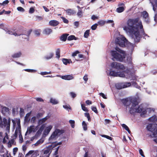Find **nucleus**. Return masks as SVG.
Instances as JSON below:
<instances>
[{
	"label": "nucleus",
	"instance_id": "55",
	"mask_svg": "<svg viewBox=\"0 0 157 157\" xmlns=\"http://www.w3.org/2000/svg\"><path fill=\"white\" fill-rule=\"evenodd\" d=\"M35 151H34L33 150H31L25 156H27L31 155L32 154H33L34 152Z\"/></svg>",
	"mask_w": 157,
	"mask_h": 157
},
{
	"label": "nucleus",
	"instance_id": "14",
	"mask_svg": "<svg viewBox=\"0 0 157 157\" xmlns=\"http://www.w3.org/2000/svg\"><path fill=\"white\" fill-rule=\"evenodd\" d=\"M37 126H35L33 125L31 126L28 128L27 131L26 132L25 135H26L28 133L29 134L32 132H35L37 131Z\"/></svg>",
	"mask_w": 157,
	"mask_h": 157
},
{
	"label": "nucleus",
	"instance_id": "2",
	"mask_svg": "<svg viewBox=\"0 0 157 157\" xmlns=\"http://www.w3.org/2000/svg\"><path fill=\"white\" fill-rule=\"evenodd\" d=\"M116 51H111V54L113 57V60H117L122 62L125 57L126 55L124 51L118 48H115Z\"/></svg>",
	"mask_w": 157,
	"mask_h": 157
},
{
	"label": "nucleus",
	"instance_id": "45",
	"mask_svg": "<svg viewBox=\"0 0 157 157\" xmlns=\"http://www.w3.org/2000/svg\"><path fill=\"white\" fill-rule=\"evenodd\" d=\"M24 70L25 71L30 72H35L36 71L35 70L30 69H25Z\"/></svg>",
	"mask_w": 157,
	"mask_h": 157
},
{
	"label": "nucleus",
	"instance_id": "35",
	"mask_svg": "<svg viewBox=\"0 0 157 157\" xmlns=\"http://www.w3.org/2000/svg\"><path fill=\"white\" fill-rule=\"evenodd\" d=\"M82 125L84 130H87V124H86L85 122L84 121H83L82 122Z\"/></svg>",
	"mask_w": 157,
	"mask_h": 157
},
{
	"label": "nucleus",
	"instance_id": "11",
	"mask_svg": "<svg viewBox=\"0 0 157 157\" xmlns=\"http://www.w3.org/2000/svg\"><path fill=\"white\" fill-rule=\"evenodd\" d=\"M112 67L117 70H123L124 69V66L121 63L117 62H113L111 64Z\"/></svg>",
	"mask_w": 157,
	"mask_h": 157
},
{
	"label": "nucleus",
	"instance_id": "53",
	"mask_svg": "<svg viewBox=\"0 0 157 157\" xmlns=\"http://www.w3.org/2000/svg\"><path fill=\"white\" fill-rule=\"evenodd\" d=\"M101 136L103 137H105L109 140H112V138L111 137H110V136H107V135H102Z\"/></svg>",
	"mask_w": 157,
	"mask_h": 157
},
{
	"label": "nucleus",
	"instance_id": "1",
	"mask_svg": "<svg viewBox=\"0 0 157 157\" xmlns=\"http://www.w3.org/2000/svg\"><path fill=\"white\" fill-rule=\"evenodd\" d=\"M126 24L127 26L123 27V29L130 35L135 42H138L141 37L140 32L142 34H144L141 22L138 18H130L127 21Z\"/></svg>",
	"mask_w": 157,
	"mask_h": 157
},
{
	"label": "nucleus",
	"instance_id": "33",
	"mask_svg": "<svg viewBox=\"0 0 157 157\" xmlns=\"http://www.w3.org/2000/svg\"><path fill=\"white\" fill-rule=\"evenodd\" d=\"M76 40L77 38L75 36L72 35L69 36L67 38V40Z\"/></svg>",
	"mask_w": 157,
	"mask_h": 157
},
{
	"label": "nucleus",
	"instance_id": "9",
	"mask_svg": "<svg viewBox=\"0 0 157 157\" xmlns=\"http://www.w3.org/2000/svg\"><path fill=\"white\" fill-rule=\"evenodd\" d=\"M53 148L52 145H50L44 148L42 150V152L45 155L43 157H49L50 155L52 152V150Z\"/></svg>",
	"mask_w": 157,
	"mask_h": 157
},
{
	"label": "nucleus",
	"instance_id": "50",
	"mask_svg": "<svg viewBox=\"0 0 157 157\" xmlns=\"http://www.w3.org/2000/svg\"><path fill=\"white\" fill-rule=\"evenodd\" d=\"M97 26H98V24H95L94 25L91 26V29L93 30H94L96 29V28L97 27Z\"/></svg>",
	"mask_w": 157,
	"mask_h": 157
},
{
	"label": "nucleus",
	"instance_id": "40",
	"mask_svg": "<svg viewBox=\"0 0 157 157\" xmlns=\"http://www.w3.org/2000/svg\"><path fill=\"white\" fill-rule=\"evenodd\" d=\"M85 116L87 117L88 119V120L89 121H90V114L89 113H84Z\"/></svg>",
	"mask_w": 157,
	"mask_h": 157
},
{
	"label": "nucleus",
	"instance_id": "32",
	"mask_svg": "<svg viewBox=\"0 0 157 157\" xmlns=\"http://www.w3.org/2000/svg\"><path fill=\"white\" fill-rule=\"evenodd\" d=\"M41 32L40 29H36L34 31V33L36 36H40Z\"/></svg>",
	"mask_w": 157,
	"mask_h": 157
},
{
	"label": "nucleus",
	"instance_id": "54",
	"mask_svg": "<svg viewBox=\"0 0 157 157\" xmlns=\"http://www.w3.org/2000/svg\"><path fill=\"white\" fill-rule=\"evenodd\" d=\"M70 94L71 97L73 98H75L76 96V94L73 92H70Z\"/></svg>",
	"mask_w": 157,
	"mask_h": 157
},
{
	"label": "nucleus",
	"instance_id": "17",
	"mask_svg": "<svg viewBox=\"0 0 157 157\" xmlns=\"http://www.w3.org/2000/svg\"><path fill=\"white\" fill-rule=\"evenodd\" d=\"M62 78L65 80H71L73 79L74 78V76L72 75H67L63 76H62Z\"/></svg>",
	"mask_w": 157,
	"mask_h": 157
},
{
	"label": "nucleus",
	"instance_id": "59",
	"mask_svg": "<svg viewBox=\"0 0 157 157\" xmlns=\"http://www.w3.org/2000/svg\"><path fill=\"white\" fill-rule=\"evenodd\" d=\"M9 2V1L8 0H5L2 3V5L4 6L8 4Z\"/></svg>",
	"mask_w": 157,
	"mask_h": 157
},
{
	"label": "nucleus",
	"instance_id": "27",
	"mask_svg": "<svg viewBox=\"0 0 157 157\" xmlns=\"http://www.w3.org/2000/svg\"><path fill=\"white\" fill-rule=\"evenodd\" d=\"M66 13L69 15L73 14L75 13V12L73 10L71 9H68L65 10Z\"/></svg>",
	"mask_w": 157,
	"mask_h": 157
},
{
	"label": "nucleus",
	"instance_id": "41",
	"mask_svg": "<svg viewBox=\"0 0 157 157\" xmlns=\"http://www.w3.org/2000/svg\"><path fill=\"white\" fill-rule=\"evenodd\" d=\"M91 153L88 151H87L85 153L83 157H91Z\"/></svg>",
	"mask_w": 157,
	"mask_h": 157
},
{
	"label": "nucleus",
	"instance_id": "21",
	"mask_svg": "<svg viewBox=\"0 0 157 157\" xmlns=\"http://www.w3.org/2000/svg\"><path fill=\"white\" fill-rule=\"evenodd\" d=\"M2 112L4 115L9 111V109L7 107L4 106H1Z\"/></svg>",
	"mask_w": 157,
	"mask_h": 157
},
{
	"label": "nucleus",
	"instance_id": "3",
	"mask_svg": "<svg viewBox=\"0 0 157 157\" xmlns=\"http://www.w3.org/2000/svg\"><path fill=\"white\" fill-rule=\"evenodd\" d=\"M147 128L148 131L151 132L150 136L151 138H154L153 140L157 144V124H149Z\"/></svg>",
	"mask_w": 157,
	"mask_h": 157
},
{
	"label": "nucleus",
	"instance_id": "48",
	"mask_svg": "<svg viewBox=\"0 0 157 157\" xmlns=\"http://www.w3.org/2000/svg\"><path fill=\"white\" fill-rule=\"evenodd\" d=\"M51 74V72L50 71V72H41L40 73V74L41 75H48V74Z\"/></svg>",
	"mask_w": 157,
	"mask_h": 157
},
{
	"label": "nucleus",
	"instance_id": "23",
	"mask_svg": "<svg viewBox=\"0 0 157 157\" xmlns=\"http://www.w3.org/2000/svg\"><path fill=\"white\" fill-rule=\"evenodd\" d=\"M69 35V34L65 33L63 34V35L61 36L60 37V39L61 40L63 41H66L67 36Z\"/></svg>",
	"mask_w": 157,
	"mask_h": 157
},
{
	"label": "nucleus",
	"instance_id": "62",
	"mask_svg": "<svg viewBox=\"0 0 157 157\" xmlns=\"http://www.w3.org/2000/svg\"><path fill=\"white\" fill-rule=\"evenodd\" d=\"M105 23V21H100L98 22V23L99 25H103Z\"/></svg>",
	"mask_w": 157,
	"mask_h": 157
},
{
	"label": "nucleus",
	"instance_id": "30",
	"mask_svg": "<svg viewBox=\"0 0 157 157\" xmlns=\"http://www.w3.org/2000/svg\"><path fill=\"white\" fill-rule=\"evenodd\" d=\"M21 52H18L15 53L12 56V57L14 58L19 57L21 55Z\"/></svg>",
	"mask_w": 157,
	"mask_h": 157
},
{
	"label": "nucleus",
	"instance_id": "29",
	"mask_svg": "<svg viewBox=\"0 0 157 157\" xmlns=\"http://www.w3.org/2000/svg\"><path fill=\"white\" fill-rule=\"evenodd\" d=\"M50 102L53 104L56 105L58 103V101L55 99L51 98L50 99Z\"/></svg>",
	"mask_w": 157,
	"mask_h": 157
},
{
	"label": "nucleus",
	"instance_id": "10",
	"mask_svg": "<svg viewBox=\"0 0 157 157\" xmlns=\"http://www.w3.org/2000/svg\"><path fill=\"white\" fill-rule=\"evenodd\" d=\"M60 131L59 129H56L52 133L49 139V141L51 143H53L52 141L55 140L57 137V136L60 134Z\"/></svg>",
	"mask_w": 157,
	"mask_h": 157
},
{
	"label": "nucleus",
	"instance_id": "49",
	"mask_svg": "<svg viewBox=\"0 0 157 157\" xmlns=\"http://www.w3.org/2000/svg\"><path fill=\"white\" fill-rule=\"evenodd\" d=\"M145 111V113L147 112H148L149 113H150L151 112V111L154 112V110L151 109V108H147L146 110Z\"/></svg>",
	"mask_w": 157,
	"mask_h": 157
},
{
	"label": "nucleus",
	"instance_id": "52",
	"mask_svg": "<svg viewBox=\"0 0 157 157\" xmlns=\"http://www.w3.org/2000/svg\"><path fill=\"white\" fill-rule=\"evenodd\" d=\"M17 10L18 11L22 12H24L25 11V10L22 7H17Z\"/></svg>",
	"mask_w": 157,
	"mask_h": 157
},
{
	"label": "nucleus",
	"instance_id": "34",
	"mask_svg": "<svg viewBox=\"0 0 157 157\" xmlns=\"http://www.w3.org/2000/svg\"><path fill=\"white\" fill-rule=\"evenodd\" d=\"M149 120L150 121L153 122L155 121H157V118H156L155 116H154L150 118L149 119Z\"/></svg>",
	"mask_w": 157,
	"mask_h": 157
},
{
	"label": "nucleus",
	"instance_id": "15",
	"mask_svg": "<svg viewBox=\"0 0 157 157\" xmlns=\"http://www.w3.org/2000/svg\"><path fill=\"white\" fill-rule=\"evenodd\" d=\"M52 128L53 126L52 125H49L46 127L44 131V134L45 135H48Z\"/></svg>",
	"mask_w": 157,
	"mask_h": 157
},
{
	"label": "nucleus",
	"instance_id": "19",
	"mask_svg": "<svg viewBox=\"0 0 157 157\" xmlns=\"http://www.w3.org/2000/svg\"><path fill=\"white\" fill-rule=\"evenodd\" d=\"M49 24L50 25L52 26H55L57 25L59 23V22L55 20L50 21L49 22Z\"/></svg>",
	"mask_w": 157,
	"mask_h": 157
},
{
	"label": "nucleus",
	"instance_id": "37",
	"mask_svg": "<svg viewBox=\"0 0 157 157\" xmlns=\"http://www.w3.org/2000/svg\"><path fill=\"white\" fill-rule=\"evenodd\" d=\"M69 123L70 124L71 127L73 128H74L75 124V121L72 120H70L69 121Z\"/></svg>",
	"mask_w": 157,
	"mask_h": 157
},
{
	"label": "nucleus",
	"instance_id": "56",
	"mask_svg": "<svg viewBox=\"0 0 157 157\" xmlns=\"http://www.w3.org/2000/svg\"><path fill=\"white\" fill-rule=\"evenodd\" d=\"M34 9L33 7L30 8L29 10V13H32L34 12Z\"/></svg>",
	"mask_w": 157,
	"mask_h": 157
},
{
	"label": "nucleus",
	"instance_id": "22",
	"mask_svg": "<svg viewBox=\"0 0 157 157\" xmlns=\"http://www.w3.org/2000/svg\"><path fill=\"white\" fill-rule=\"evenodd\" d=\"M7 33L13 35L15 36H19L21 35V33H19L18 32H14L12 30H8Z\"/></svg>",
	"mask_w": 157,
	"mask_h": 157
},
{
	"label": "nucleus",
	"instance_id": "57",
	"mask_svg": "<svg viewBox=\"0 0 157 157\" xmlns=\"http://www.w3.org/2000/svg\"><path fill=\"white\" fill-rule=\"evenodd\" d=\"M105 124L106 125L108 124H109L110 122V121L109 120L105 119Z\"/></svg>",
	"mask_w": 157,
	"mask_h": 157
},
{
	"label": "nucleus",
	"instance_id": "18",
	"mask_svg": "<svg viewBox=\"0 0 157 157\" xmlns=\"http://www.w3.org/2000/svg\"><path fill=\"white\" fill-rule=\"evenodd\" d=\"M143 17L145 21L146 22L149 21L148 14L146 11H144L143 13Z\"/></svg>",
	"mask_w": 157,
	"mask_h": 157
},
{
	"label": "nucleus",
	"instance_id": "31",
	"mask_svg": "<svg viewBox=\"0 0 157 157\" xmlns=\"http://www.w3.org/2000/svg\"><path fill=\"white\" fill-rule=\"evenodd\" d=\"M60 50L59 48H58L57 49L56 51V57L58 59H59L60 57Z\"/></svg>",
	"mask_w": 157,
	"mask_h": 157
},
{
	"label": "nucleus",
	"instance_id": "58",
	"mask_svg": "<svg viewBox=\"0 0 157 157\" xmlns=\"http://www.w3.org/2000/svg\"><path fill=\"white\" fill-rule=\"evenodd\" d=\"M62 18L64 23H68V20L67 19L65 18V17H62Z\"/></svg>",
	"mask_w": 157,
	"mask_h": 157
},
{
	"label": "nucleus",
	"instance_id": "64",
	"mask_svg": "<svg viewBox=\"0 0 157 157\" xmlns=\"http://www.w3.org/2000/svg\"><path fill=\"white\" fill-rule=\"evenodd\" d=\"M79 53V52L78 51H76L75 52H74L72 54V56H76Z\"/></svg>",
	"mask_w": 157,
	"mask_h": 157
},
{
	"label": "nucleus",
	"instance_id": "42",
	"mask_svg": "<svg viewBox=\"0 0 157 157\" xmlns=\"http://www.w3.org/2000/svg\"><path fill=\"white\" fill-rule=\"evenodd\" d=\"M91 153L88 151H87L85 153L83 157H91Z\"/></svg>",
	"mask_w": 157,
	"mask_h": 157
},
{
	"label": "nucleus",
	"instance_id": "28",
	"mask_svg": "<svg viewBox=\"0 0 157 157\" xmlns=\"http://www.w3.org/2000/svg\"><path fill=\"white\" fill-rule=\"evenodd\" d=\"M124 10V7L123 6H121L117 8L116 9V11L118 13H120L123 12Z\"/></svg>",
	"mask_w": 157,
	"mask_h": 157
},
{
	"label": "nucleus",
	"instance_id": "20",
	"mask_svg": "<svg viewBox=\"0 0 157 157\" xmlns=\"http://www.w3.org/2000/svg\"><path fill=\"white\" fill-rule=\"evenodd\" d=\"M52 32V30L51 29L49 28H46L44 29L43 31V33L44 34L48 35Z\"/></svg>",
	"mask_w": 157,
	"mask_h": 157
},
{
	"label": "nucleus",
	"instance_id": "60",
	"mask_svg": "<svg viewBox=\"0 0 157 157\" xmlns=\"http://www.w3.org/2000/svg\"><path fill=\"white\" fill-rule=\"evenodd\" d=\"M13 154L14 155H15L16 153L18 151V148L17 147L14 148L13 149Z\"/></svg>",
	"mask_w": 157,
	"mask_h": 157
},
{
	"label": "nucleus",
	"instance_id": "16",
	"mask_svg": "<svg viewBox=\"0 0 157 157\" xmlns=\"http://www.w3.org/2000/svg\"><path fill=\"white\" fill-rule=\"evenodd\" d=\"M49 117H50L49 116H47L39 120L38 121V125L42 124L49 119Z\"/></svg>",
	"mask_w": 157,
	"mask_h": 157
},
{
	"label": "nucleus",
	"instance_id": "61",
	"mask_svg": "<svg viewBox=\"0 0 157 157\" xmlns=\"http://www.w3.org/2000/svg\"><path fill=\"white\" fill-rule=\"evenodd\" d=\"M84 80L85 81V82L86 83L87 81L88 80V78H87V75H85L83 78Z\"/></svg>",
	"mask_w": 157,
	"mask_h": 157
},
{
	"label": "nucleus",
	"instance_id": "24",
	"mask_svg": "<svg viewBox=\"0 0 157 157\" xmlns=\"http://www.w3.org/2000/svg\"><path fill=\"white\" fill-rule=\"evenodd\" d=\"M54 54L52 52H50L48 53L47 55H46L44 57V59L48 60L51 59L53 56Z\"/></svg>",
	"mask_w": 157,
	"mask_h": 157
},
{
	"label": "nucleus",
	"instance_id": "6",
	"mask_svg": "<svg viewBox=\"0 0 157 157\" xmlns=\"http://www.w3.org/2000/svg\"><path fill=\"white\" fill-rule=\"evenodd\" d=\"M10 119L9 118L7 120L5 118H4L2 120L0 116V126L3 127V126L6 127V130L9 132L10 129Z\"/></svg>",
	"mask_w": 157,
	"mask_h": 157
},
{
	"label": "nucleus",
	"instance_id": "13",
	"mask_svg": "<svg viewBox=\"0 0 157 157\" xmlns=\"http://www.w3.org/2000/svg\"><path fill=\"white\" fill-rule=\"evenodd\" d=\"M17 127H16V130L14 133V136L16 137L18 135L21 136V127L20 126V122L18 121L17 122Z\"/></svg>",
	"mask_w": 157,
	"mask_h": 157
},
{
	"label": "nucleus",
	"instance_id": "39",
	"mask_svg": "<svg viewBox=\"0 0 157 157\" xmlns=\"http://www.w3.org/2000/svg\"><path fill=\"white\" fill-rule=\"evenodd\" d=\"M44 142V140L42 139H40L38 140L35 144V146H37L39 144H42Z\"/></svg>",
	"mask_w": 157,
	"mask_h": 157
},
{
	"label": "nucleus",
	"instance_id": "7",
	"mask_svg": "<svg viewBox=\"0 0 157 157\" xmlns=\"http://www.w3.org/2000/svg\"><path fill=\"white\" fill-rule=\"evenodd\" d=\"M123 103L126 106H131L132 107L133 105L136 104V99L132 98H128L123 100Z\"/></svg>",
	"mask_w": 157,
	"mask_h": 157
},
{
	"label": "nucleus",
	"instance_id": "26",
	"mask_svg": "<svg viewBox=\"0 0 157 157\" xmlns=\"http://www.w3.org/2000/svg\"><path fill=\"white\" fill-rule=\"evenodd\" d=\"M83 13L81 9H78L77 15L78 17L81 18L83 16Z\"/></svg>",
	"mask_w": 157,
	"mask_h": 157
},
{
	"label": "nucleus",
	"instance_id": "5",
	"mask_svg": "<svg viewBox=\"0 0 157 157\" xmlns=\"http://www.w3.org/2000/svg\"><path fill=\"white\" fill-rule=\"evenodd\" d=\"M125 73L124 74L123 72H115L114 71H111L109 73V75L110 76H119L121 77H126L127 78L130 79L131 80H134L136 79V77L132 76V75H129V76H128Z\"/></svg>",
	"mask_w": 157,
	"mask_h": 157
},
{
	"label": "nucleus",
	"instance_id": "38",
	"mask_svg": "<svg viewBox=\"0 0 157 157\" xmlns=\"http://www.w3.org/2000/svg\"><path fill=\"white\" fill-rule=\"evenodd\" d=\"M90 33V30H86L84 33V37L85 38H87L89 36Z\"/></svg>",
	"mask_w": 157,
	"mask_h": 157
},
{
	"label": "nucleus",
	"instance_id": "4",
	"mask_svg": "<svg viewBox=\"0 0 157 157\" xmlns=\"http://www.w3.org/2000/svg\"><path fill=\"white\" fill-rule=\"evenodd\" d=\"M144 110L142 105H138V103L136 101V104L133 105L132 107H130L129 109V111L131 114H134L136 113H140L142 112V114H144L145 113V111H144Z\"/></svg>",
	"mask_w": 157,
	"mask_h": 157
},
{
	"label": "nucleus",
	"instance_id": "25",
	"mask_svg": "<svg viewBox=\"0 0 157 157\" xmlns=\"http://www.w3.org/2000/svg\"><path fill=\"white\" fill-rule=\"evenodd\" d=\"M62 61L65 65H67L68 63H72V61L71 59H69L63 58L62 59Z\"/></svg>",
	"mask_w": 157,
	"mask_h": 157
},
{
	"label": "nucleus",
	"instance_id": "51",
	"mask_svg": "<svg viewBox=\"0 0 157 157\" xmlns=\"http://www.w3.org/2000/svg\"><path fill=\"white\" fill-rule=\"evenodd\" d=\"M128 45L129 48L131 49H133L134 47V45L131 43H129Z\"/></svg>",
	"mask_w": 157,
	"mask_h": 157
},
{
	"label": "nucleus",
	"instance_id": "12",
	"mask_svg": "<svg viewBox=\"0 0 157 157\" xmlns=\"http://www.w3.org/2000/svg\"><path fill=\"white\" fill-rule=\"evenodd\" d=\"M131 85L130 82H124L117 83L116 85V88L118 89L128 87Z\"/></svg>",
	"mask_w": 157,
	"mask_h": 157
},
{
	"label": "nucleus",
	"instance_id": "43",
	"mask_svg": "<svg viewBox=\"0 0 157 157\" xmlns=\"http://www.w3.org/2000/svg\"><path fill=\"white\" fill-rule=\"evenodd\" d=\"M63 107L64 108L67 110H68V109H71V108L70 106L69 105H63Z\"/></svg>",
	"mask_w": 157,
	"mask_h": 157
},
{
	"label": "nucleus",
	"instance_id": "46",
	"mask_svg": "<svg viewBox=\"0 0 157 157\" xmlns=\"http://www.w3.org/2000/svg\"><path fill=\"white\" fill-rule=\"evenodd\" d=\"M45 125L44 124H42L40 128L39 129V130L40 131V132H42L45 127Z\"/></svg>",
	"mask_w": 157,
	"mask_h": 157
},
{
	"label": "nucleus",
	"instance_id": "47",
	"mask_svg": "<svg viewBox=\"0 0 157 157\" xmlns=\"http://www.w3.org/2000/svg\"><path fill=\"white\" fill-rule=\"evenodd\" d=\"M91 109L92 110V111H94L96 113H98V111H97V108L96 107H94V106H92L91 107Z\"/></svg>",
	"mask_w": 157,
	"mask_h": 157
},
{
	"label": "nucleus",
	"instance_id": "8",
	"mask_svg": "<svg viewBox=\"0 0 157 157\" xmlns=\"http://www.w3.org/2000/svg\"><path fill=\"white\" fill-rule=\"evenodd\" d=\"M127 41L126 39L121 36L117 38L115 40V42L117 44L122 47L125 46V44Z\"/></svg>",
	"mask_w": 157,
	"mask_h": 157
},
{
	"label": "nucleus",
	"instance_id": "63",
	"mask_svg": "<svg viewBox=\"0 0 157 157\" xmlns=\"http://www.w3.org/2000/svg\"><path fill=\"white\" fill-rule=\"evenodd\" d=\"M122 126L126 130H127V129H128V127L124 124H122Z\"/></svg>",
	"mask_w": 157,
	"mask_h": 157
},
{
	"label": "nucleus",
	"instance_id": "36",
	"mask_svg": "<svg viewBox=\"0 0 157 157\" xmlns=\"http://www.w3.org/2000/svg\"><path fill=\"white\" fill-rule=\"evenodd\" d=\"M14 142V141L13 139H12L10 140L8 143V147H11L12 146V145L13 144Z\"/></svg>",
	"mask_w": 157,
	"mask_h": 157
},
{
	"label": "nucleus",
	"instance_id": "44",
	"mask_svg": "<svg viewBox=\"0 0 157 157\" xmlns=\"http://www.w3.org/2000/svg\"><path fill=\"white\" fill-rule=\"evenodd\" d=\"M81 107L82 109L85 112H88V109H87V108L85 107L82 104L81 105Z\"/></svg>",
	"mask_w": 157,
	"mask_h": 157
}]
</instances>
